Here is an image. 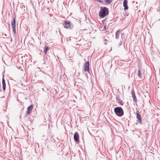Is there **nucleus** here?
Wrapping results in <instances>:
<instances>
[{"instance_id":"nucleus-12","label":"nucleus","mask_w":160,"mask_h":160,"mask_svg":"<svg viewBox=\"0 0 160 160\" xmlns=\"http://www.w3.org/2000/svg\"><path fill=\"white\" fill-rule=\"evenodd\" d=\"M11 26L12 27H16V21L15 18L11 21Z\"/></svg>"},{"instance_id":"nucleus-9","label":"nucleus","mask_w":160,"mask_h":160,"mask_svg":"<svg viewBox=\"0 0 160 160\" xmlns=\"http://www.w3.org/2000/svg\"><path fill=\"white\" fill-rule=\"evenodd\" d=\"M132 94L133 100L134 101V102H137V99H136L135 93L133 90L132 91Z\"/></svg>"},{"instance_id":"nucleus-6","label":"nucleus","mask_w":160,"mask_h":160,"mask_svg":"<svg viewBox=\"0 0 160 160\" xmlns=\"http://www.w3.org/2000/svg\"><path fill=\"white\" fill-rule=\"evenodd\" d=\"M64 27L66 28H70L71 27V22L69 21H66L64 22Z\"/></svg>"},{"instance_id":"nucleus-15","label":"nucleus","mask_w":160,"mask_h":160,"mask_svg":"<svg viewBox=\"0 0 160 160\" xmlns=\"http://www.w3.org/2000/svg\"><path fill=\"white\" fill-rule=\"evenodd\" d=\"M138 72L137 73V75H138V76L139 77H140V78H141V75H140L141 72H140V69H138Z\"/></svg>"},{"instance_id":"nucleus-7","label":"nucleus","mask_w":160,"mask_h":160,"mask_svg":"<svg viewBox=\"0 0 160 160\" xmlns=\"http://www.w3.org/2000/svg\"><path fill=\"white\" fill-rule=\"evenodd\" d=\"M128 1L127 0H124L123 2V5L124 7V10H125L128 9V7L127 5Z\"/></svg>"},{"instance_id":"nucleus-11","label":"nucleus","mask_w":160,"mask_h":160,"mask_svg":"<svg viewBox=\"0 0 160 160\" xmlns=\"http://www.w3.org/2000/svg\"><path fill=\"white\" fill-rule=\"evenodd\" d=\"M2 88L4 91H5L6 89V84L4 78L2 79Z\"/></svg>"},{"instance_id":"nucleus-3","label":"nucleus","mask_w":160,"mask_h":160,"mask_svg":"<svg viewBox=\"0 0 160 160\" xmlns=\"http://www.w3.org/2000/svg\"><path fill=\"white\" fill-rule=\"evenodd\" d=\"M136 114V118H137V122L139 123H141L142 122V119L141 115L138 111L137 112Z\"/></svg>"},{"instance_id":"nucleus-16","label":"nucleus","mask_w":160,"mask_h":160,"mask_svg":"<svg viewBox=\"0 0 160 160\" xmlns=\"http://www.w3.org/2000/svg\"><path fill=\"white\" fill-rule=\"evenodd\" d=\"M112 1L110 0H105V2L108 3H110Z\"/></svg>"},{"instance_id":"nucleus-14","label":"nucleus","mask_w":160,"mask_h":160,"mask_svg":"<svg viewBox=\"0 0 160 160\" xmlns=\"http://www.w3.org/2000/svg\"><path fill=\"white\" fill-rule=\"evenodd\" d=\"M45 49L44 50V53L45 54H46L47 53V52L48 51V49H49V48L48 47H45Z\"/></svg>"},{"instance_id":"nucleus-19","label":"nucleus","mask_w":160,"mask_h":160,"mask_svg":"<svg viewBox=\"0 0 160 160\" xmlns=\"http://www.w3.org/2000/svg\"><path fill=\"white\" fill-rule=\"evenodd\" d=\"M96 1L99 2H102V1L101 0H96Z\"/></svg>"},{"instance_id":"nucleus-4","label":"nucleus","mask_w":160,"mask_h":160,"mask_svg":"<svg viewBox=\"0 0 160 160\" xmlns=\"http://www.w3.org/2000/svg\"><path fill=\"white\" fill-rule=\"evenodd\" d=\"M122 35L123 37H124L123 34L120 33V31L119 30L117 31L116 33V38L117 39L119 38V37L121 39V36Z\"/></svg>"},{"instance_id":"nucleus-8","label":"nucleus","mask_w":160,"mask_h":160,"mask_svg":"<svg viewBox=\"0 0 160 160\" xmlns=\"http://www.w3.org/2000/svg\"><path fill=\"white\" fill-rule=\"evenodd\" d=\"M33 108V106L32 105H31L28 108V110L27 112V113L28 114H29L31 113V112Z\"/></svg>"},{"instance_id":"nucleus-1","label":"nucleus","mask_w":160,"mask_h":160,"mask_svg":"<svg viewBox=\"0 0 160 160\" xmlns=\"http://www.w3.org/2000/svg\"><path fill=\"white\" fill-rule=\"evenodd\" d=\"M108 13V9L105 7H101V10L99 12V16L101 18H104Z\"/></svg>"},{"instance_id":"nucleus-5","label":"nucleus","mask_w":160,"mask_h":160,"mask_svg":"<svg viewBox=\"0 0 160 160\" xmlns=\"http://www.w3.org/2000/svg\"><path fill=\"white\" fill-rule=\"evenodd\" d=\"M84 70L89 72L90 71L89 68V63L88 62H86L84 65Z\"/></svg>"},{"instance_id":"nucleus-18","label":"nucleus","mask_w":160,"mask_h":160,"mask_svg":"<svg viewBox=\"0 0 160 160\" xmlns=\"http://www.w3.org/2000/svg\"><path fill=\"white\" fill-rule=\"evenodd\" d=\"M107 41V39H104V40H103V42H104V43L105 44H107V42H106Z\"/></svg>"},{"instance_id":"nucleus-13","label":"nucleus","mask_w":160,"mask_h":160,"mask_svg":"<svg viewBox=\"0 0 160 160\" xmlns=\"http://www.w3.org/2000/svg\"><path fill=\"white\" fill-rule=\"evenodd\" d=\"M124 37H123L122 35L121 36V39L120 40V42L118 44V46H120L122 44V43L124 41Z\"/></svg>"},{"instance_id":"nucleus-17","label":"nucleus","mask_w":160,"mask_h":160,"mask_svg":"<svg viewBox=\"0 0 160 160\" xmlns=\"http://www.w3.org/2000/svg\"><path fill=\"white\" fill-rule=\"evenodd\" d=\"M12 29H13V32L15 33H16V31H15L16 27H12Z\"/></svg>"},{"instance_id":"nucleus-2","label":"nucleus","mask_w":160,"mask_h":160,"mask_svg":"<svg viewBox=\"0 0 160 160\" xmlns=\"http://www.w3.org/2000/svg\"><path fill=\"white\" fill-rule=\"evenodd\" d=\"M114 111L115 114L118 117H121L124 114L122 109L120 107L115 108L114 109Z\"/></svg>"},{"instance_id":"nucleus-10","label":"nucleus","mask_w":160,"mask_h":160,"mask_svg":"<svg viewBox=\"0 0 160 160\" xmlns=\"http://www.w3.org/2000/svg\"><path fill=\"white\" fill-rule=\"evenodd\" d=\"M78 137H79L78 133L77 132H75V133H74V140L76 141H78Z\"/></svg>"}]
</instances>
